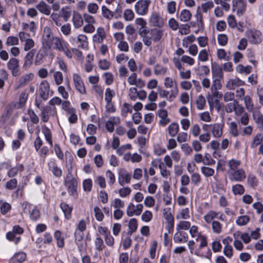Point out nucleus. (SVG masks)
Returning <instances> with one entry per match:
<instances>
[{"label": "nucleus", "mask_w": 263, "mask_h": 263, "mask_svg": "<svg viewBox=\"0 0 263 263\" xmlns=\"http://www.w3.org/2000/svg\"><path fill=\"white\" fill-rule=\"evenodd\" d=\"M106 38V33L103 27H99L97 29L96 33L93 36V40L97 43H101Z\"/></svg>", "instance_id": "nucleus-21"}, {"label": "nucleus", "mask_w": 263, "mask_h": 263, "mask_svg": "<svg viewBox=\"0 0 263 263\" xmlns=\"http://www.w3.org/2000/svg\"><path fill=\"white\" fill-rule=\"evenodd\" d=\"M200 119L205 122H210L212 120V117L209 111H204L199 115Z\"/></svg>", "instance_id": "nucleus-56"}, {"label": "nucleus", "mask_w": 263, "mask_h": 263, "mask_svg": "<svg viewBox=\"0 0 263 263\" xmlns=\"http://www.w3.org/2000/svg\"><path fill=\"white\" fill-rule=\"evenodd\" d=\"M18 36L21 42L24 43V51H28L34 46V41L30 37L29 33L21 31L19 32Z\"/></svg>", "instance_id": "nucleus-3"}, {"label": "nucleus", "mask_w": 263, "mask_h": 263, "mask_svg": "<svg viewBox=\"0 0 263 263\" xmlns=\"http://www.w3.org/2000/svg\"><path fill=\"white\" fill-rule=\"evenodd\" d=\"M229 133L234 137H237L239 135L237 123L234 121L229 123Z\"/></svg>", "instance_id": "nucleus-29"}, {"label": "nucleus", "mask_w": 263, "mask_h": 263, "mask_svg": "<svg viewBox=\"0 0 263 263\" xmlns=\"http://www.w3.org/2000/svg\"><path fill=\"white\" fill-rule=\"evenodd\" d=\"M111 206L116 209H120L124 206V202L120 199L115 198L111 203Z\"/></svg>", "instance_id": "nucleus-52"}, {"label": "nucleus", "mask_w": 263, "mask_h": 263, "mask_svg": "<svg viewBox=\"0 0 263 263\" xmlns=\"http://www.w3.org/2000/svg\"><path fill=\"white\" fill-rule=\"evenodd\" d=\"M57 115V110L54 107H51L46 106L44 107L41 110V118L44 122H47L49 119V117L55 116Z\"/></svg>", "instance_id": "nucleus-8"}, {"label": "nucleus", "mask_w": 263, "mask_h": 263, "mask_svg": "<svg viewBox=\"0 0 263 263\" xmlns=\"http://www.w3.org/2000/svg\"><path fill=\"white\" fill-rule=\"evenodd\" d=\"M192 17L191 12L186 9H184L180 12L179 19L181 21L186 22L189 21Z\"/></svg>", "instance_id": "nucleus-33"}, {"label": "nucleus", "mask_w": 263, "mask_h": 263, "mask_svg": "<svg viewBox=\"0 0 263 263\" xmlns=\"http://www.w3.org/2000/svg\"><path fill=\"white\" fill-rule=\"evenodd\" d=\"M240 164V162L238 160H236L235 159H232L230 160L228 162V165L229 166V169L228 170L229 173L237 170V168Z\"/></svg>", "instance_id": "nucleus-45"}, {"label": "nucleus", "mask_w": 263, "mask_h": 263, "mask_svg": "<svg viewBox=\"0 0 263 263\" xmlns=\"http://www.w3.org/2000/svg\"><path fill=\"white\" fill-rule=\"evenodd\" d=\"M250 218L248 215H240L236 220V223L239 226L247 225L250 221Z\"/></svg>", "instance_id": "nucleus-32"}, {"label": "nucleus", "mask_w": 263, "mask_h": 263, "mask_svg": "<svg viewBox=\"0 0 263 263\" xmlns=\"http://www.w3.org/2000/svg\"><path fill=\"white\" fill-rule=\"evenodd\" d=\"M131 175L124 168H120L119 170L118 182L120 185L123 186L130 182Z\"/></svg>", "instance_id": "nucleus-12"}, {"label": "nucleus", "mask_w": 263, "mask_h": 263, "mask_svg": "<svg viewBox=\"0 0 263 263\" xmlns=\"http://www.w3.org/2000/svg\"><path fill=\"white\" fill-rule=\"evenodd\" d=\"M150 34L153 38V40L155 42H157L162 38L163 35V31L160 29H155L151 30Z\"/></svg>", "instance_id": "nucleus-31"}, {"label": "nucleus", "mask_w": 263, "mask_h": 263, "mask_svg": "<svg viewBox=\"0 0 263 263\" xmlns=\"http://www.w3.org/2000/svg\"><path fill=\"white\" fill-rule=\"evenodd\" d=\"M44 57H45V53H44V51L40 50L37 52V53L35 56V60H34V64L35 65H39L41 64L43 62V60Z\"/></svg>", "instance_id": "nucleus-51"}, {"label": "nucleus", "mask_w": 263, "mask_h": 263, "mask_svg": "<svg viewBox=\"0 0 263 263\" xmlns=\"http://www.w3.org/2000/svg\"><path fill=\"white\" fill-rule=\"evenodd\" d=\"M196 70L197 71V74L200 76H207L210 73V69L205 65L198 67Z\"/></svg>", "instance_id": "nucleus-49"}, {"label": "nucleus", "mask_w": 263, "mask_h": 263, "mask_svg": "<svg viewBox=\"0 0 263 263\" xmlns=\"http://www.w3.org/2000/svg\"><path fill=\"white\" fill-rule=\"evenodd\" d=\"M164 85L167 88H170L174 86V88L172 90V95L175 97L178 93V89L177 87V84L175 81L170 77H166L164 79Z\"/></svg>", "instance_id": "nucleus-18"}, {"label": "nucleus", "mask_w": 263, "mask_h": 263, "mask_svg": "<svg viewBox=\"0 0 263 263\" xmlns=\"http://www.w3.org/2000/svg\"><path fill=\"white\" fill-rule=\"evenodd\" d=\"M143 208V206L142 204H138L137 205H135L133 203H130L127 208V215L129 217L133 216L134 215H140Z\"/></svg>", "instance_id": "nucleus-11"}, {"label": "nucleus", "mask_w": 263, "mask_h": 263, "mask_svg": "<svg viewBox=\"0 0 263 263\" xmlns=\"http://www.w3.org/2000/svg\"><path fill=\"white\" fill-rule=\"evenodd\" d=\"M190 227L191 223L189 221H181L177 225L176 229L179 231L186 230L189 229Z\"/></svg>", "instance_id": "nucleus-53"}, {"label": "nucleus", "mask_w": 263, "mask_h": 263, "mask_svg": "<svg viewBox=\"0 0 263 263\" xmlns=\"http://www.w3.org/2000/svg\"><path fill=\"white\" fill-rule=\"evenodd\" d=\"M225 110L227 113L234 111L235 115H240L243 111V106L239 104L237 100H233L226 104Z\"/></svg>", "instance_id": "nucleus-6"}, {"label": "nucleus", "mask_w": 263, "mask_h": 263, "mask_svg": "<svg viewBox=\"0 0 263 263\" xmlns=\"http://www.w3.org/2000/svg\"><path fill=\"white\" fill-rule=\"evenodd\" d=\"M150 23L154 26L162 27L164 24L163 18L158 12H153L149 18Z\"/></svg>", "instance_id": "nucleus-17"}, {"label": "nucleus", "mask_w": 263, "mask_h": 263, "mask_svg": "<svg viewBox=\"0 0 263 263\" xmlns=\"http://www.w3.org/2000/svg\"><path fill=\"white\" fill-rule=\"evenodd\" d=\"M201 172L206 177L213 176L215 173L214 169L208 166L201 167Z\"/></svg>", "instance_id": "nucleus-46"}, {"label": "nucleus", "mask_w": 263, "mask_h": 263, "mask_svg": "<svg viewBox=\"0 0 263 263\" xmlns=\"http://www.w3.org/2000/svg\"><path fill=\"white\" fill-rule=\"evenodd\" d=\"M101 12L103 16L105 18L110 20L114 17V13L105 6L101 7Z\"/></svg>", "instance_id": "nucleus-37"}, {"label": "nucleus", "mask_w": 263, "mask_h": 263, "mask_svg": "<svg viewBox=\"0 0 263 263\" xmlns=\"http://www.w3.org/2000/svg\"><path fill=\"white\" fill-rule=\"evenodd\" d=\"M26 254L24 252L16 253L10 259L9 263H22L26 258Z\"/></svg>", "instance_id": "nucleus-24"}, {"label": "nucleus", "mask_w": 263, "mask_h": 263, "mask_svg": "<svg viewBox=\"0 0 263 263\" xmlns=\"http://www.w3.org/2000/svg\"><path fill=\"white\" fill-rule=\"evenodd\" d=\"M212 72L214 77L219 78H222L223 77L222 69L217 64L212 65Z\"/></svg>", "instance_id": "nucleus-35"}, {"label": "nucleus", "mask_w": 263, "mask_h": 263, "mask_svg": "<svg viewBox=\"0 0 263 263\" xmlns=\"http://www.w3.org/2000/svg\"><path fill=\"white\" fill-rule=\"evenodd\" d=\"M60 207L64 212L66 218L69 219L71 217V213L72 210V208L69 206L65 203H61Z\"/></svg>", "instance_id": "nucleus-34"}, {"label": "nucleus", "mask_w": 263, "mask_h": 263, "mask_svg": "<svg viewBox=\"0 0 263 263\" xmlns=\"http://www.w3.org/2000/svg\"><path fill=\"white\" fill-rule=\"evenodd\" d=\"M137 74L135 72L132 73L127 79V83L130 85H135L140 88H142L145 85L144 81L141 79L137 78Z\"/></svg>", "instance_id": "nucleus-15"}, {"label": "nucleus", "mask_w": 263, "mask_h": 263, "mask_svg": "<svg viewBox=\"0 0 263 263\" xmlns=\"http://www.w3.org/2000/svg\"><path fill=\"white\" fill-rule=\"evenodd\" d=\"M230 179L236 181H241L246 178L244 170L242 168L237 169L230 173Z\"/></svg>", "instance_id": "nucleus-16"}, {"label": "nucleus", "mask_w": 263, "mask_h": 263, "mask_svg": "<svg viewBox=\"0 0 263 263\" xmlns=\"http://www.w3.org/2000/svg\"><path fill=\"white\" fill-rule=\"evenodd\" d=\"M246 9V5L245 3L241 0H238L236 2V4L233 5V11H236L238 15H242Z\"/></svg>", "instance_id": "nucleus-23"}, {"label": "nucleus", "mask_w": 263, "mask_h": 263, "mask_svg": "<svg viewBox=\"0 0 263 263\" xmlns=\"http://www.w3.org/2000/svg\"><path fill=\"white\" fill-rule=\"evenodd\" d=\"M202 128L204 131H210L213 136L216 138H219L222 136L223 124L222 123L204 124Z\"/></svg>", "instance_id": "nucleus-2"}, {"label": "nucleus", "mask_w": 263, "mask_h": 263, "mask_svg": "<svg viewBox=\"0 0 263 263\" xmlns=\"http://www.w3.org/2000/svg\"><path fill=\"white\" fill-rule=\"evenodd\" d=\"M158 246V242L154 240L152 241L149 249V255L151 259H154L156 257V249Z\"/></svg>", "instance_id": "nucleus-50"}, {"label": "nucleus", "mask_w": 263, "mask_h": 263, "mask_svg": "<svg viewBox=\"0 0 263 263\" xmlns=\"http://www.w3.org/2000/svg\"><path fill=\"white\" fill-rule=\"evenodd\" d=\"M214 7V3L212 1H207L201 5V8L204 13H206L209 10Z\"/></svg>", "instance_id": "nucleus-54"}, {"label": "nucleus", "mask_w": 263, "mask_h": 263, "mask_svg": "<svg viewBox=\"0 0 263 263\" xmlns=\"http://www.w3.org/2000/svg\"><path fill=\"white\" fill-rule=\"evenodd\" d=\"M65 184L67 187L69 192L72 194L76 192L77 181L74 178L71 176L70 174L67 175L65 179Z\"/></svg>", "instance_id": "nucleus-14"}, {"label": "nucleus", "mask_w": 263, "mask_h": 263, "mask_svg": "<svg viewBox=\"0 0 263 263\" xmlns=\"http://www.w3.org/2000/svg\"><path fill=\"white\" fill-rule=\"evenodd\" d=\"M151 4L150 0H139L135 5V12L140 15H146L148 11V7Z\"/></svg>", "instance_id": "nucleus-4"}, {"label": "nucleus", "mask_w": 263, "mask_h": 263, "mask_svg": "<svg viewBox=\"0 0 263 263\" xmlns=\"http://www.w3.org/2000/svg\"><path fill=\"white\" fill-rule=\"evenodd\" d=\"M253 116L259 127L263 129V115H258L256 112H253Z\"/></svg>", "instance_id": "nucleus-59"}, {"label": "nucleus", "mask_w": 263, "mask_h": 263, "mask_svg": "<svg viewBox=\"0 0 263 263\" xmlns=\"http://www.w3.org/2000/svg\"><path fill=\"white\" fill-rule=\"evenodd\" d=\"M36 9L42 14L49 16L51 13V8L50 6L45 1H40L36 5Z\"/></svg>", "instance_id": "nucleus-19"}, {"label": "nucleus", "mask_w": 263, "mask_h": 263, "mask_svg": "<svg viewBox=\"0 0 263 263\" xmlns=\"http://www.w3.org/2000/svg\"><path fill=\"white\" fill-rule=\"evenodd\" d=\"M34 78V75L33 73H29L22 76L18 80V82L14 87V90H17L25 87L32 81Z\"/></svg>", "instance_id": "nucleus-7"}, {"label": "nucleus", "mask_w": 263, "mask_h": 263, "mask_svg": "<svg viewBox=\"0 0 263 263\" xmlns=\"http://www.w3.org/2000/svg\"><path fill=\"white\" fill-rule=\"evenodd\" d=\"M169 135L172 137H175L179 132V125L177 123L173 122L168 127Z\"/></svg>", "instance_id": "nucleus-36"}, {"label": "nucleus", "mask_w": 263, "mask_h": 263, "mask_svg": "<svg viewBox=\"0 0 263 263\" xmlns=\"http://www.w3.org/2000/svg\"><path fill=\"white\" fill-rule=\"evenodd\" d=\"M120 118L118 117H111L105 124V127L107 131L111 133L114 130V126L119 124Z\"/></svg>", "instance_id": "nucleus-20"}, {"label": "nucleus", "mask_w": 263, "mask_h": 263, "mask_svg": "<svg viewBox=\"0 0 263 263\" xmlns=\"http://www.w3.org/2000/svg\"><path fill=\"white\" fill-rule=\"evenodd\" d=\"M236 116L240 117L238 121L243 125H247L249 122V116L248 114L245 111L243 107V111L240 115H236Z\"/></svg>", "instance_id": "nucleus-30"}, {"label": "nucleus", "mask_w": 263, "mask_h": 263, "mask_svg": "<svg viewBox=\"0 0 263 263\" xmlns=\"http://www.w3.org/2000/svg\"><path fill=\"white\" fill-rule=\"evenodd\" d=\"M115 92L114 90H111L109 88H107L105 92V101H112V99L115 96Z\"/></svg>", "instance_id": "nucleus-57"}, {"label": "nucleus", "mask_w": 263, "mask_h": 263, "mask_svg": "<svg viewBox=\"0 0 263 263\" xmlns=\"http://www.w3.org/2000/svg\"><path fill=\"white\" fill-rule=\"evenodd\" d=\"M212 228L214 233L219 234L222 230V225L218 221H213L212 222Z\"/></svg>", "instance_id": "nucleus-62"}, {"label": "nucleus", "mask_w": 263, "mask_h": 263, "mask_svg": "<svg viewBox=\"0 0 263 263\" xmlns=\"http://www.w3.org/2000/svg\"><path fill=\"white\" fill-rule=\"evenodd\" d=\"M42 45L45 49H55L63 52L68 58H72V53L68 48V43L62 37L54 36L51 29L49 26H46L44 28Z\"/></svg>", "instance_id": "nucleus-1"}, {"label": "nucleus", "mask_w": 263, "mask_h": 263, "mask_svg": "<svg viewBox=\"0 0 263 263\" xmlns=\"http://www.w3.org/2000/svg\"><path fill=\"white\" fill-rule=\"evenodd\" d=\"M196 103L197 109L200 110L203 109L206 104L205 99L203 96L200 95L197 98Z\"/></svg>", "instance_id": "nucleus-43"}, {"label": "nucleus", "mask_w": 263, "mask_h": 263, "mask_svg": "<svg viewBox=\"0 0 263 263\" xmlns=\"http://www.w3.org/2000/svg\"><path fill=\"white\" fill-rule=\"evenodd\" d=\"M53 78L55 84L59 85L63 81V76L62 73L60 71H56L53 74Z\"/></svg>", "instance_id": "nucleus-63"}, {"label": "nucleus", "mask_w": 263, "mask_h": 263, "mask_svg": "<svg viewBox=\"0 0 263 263\" xmlns=\"http://www.w3.org/2000/svg\"><path fill=\"white\" fill-rule=\"evenodd\" d=\"M61 31L64 35L69 36L71 32V26L69 23H66L61 26Z\"/></svg>", "instance_id": "nucleus-44"}, {"label": "nucleus", "mask_w": 263, "mask_h": 263, "mask_svg": "<svg viewBox=\"0 0 263 263\" xmlns=\"http://www.w3.org/2000/svg\"><path fill=\"white\" fill-rule=\"evenodd\" d=\"M218 214L214 211L211 210L208 212L204 216V219L208 223H210L212 221L218 216Z\"/></svg>", "instance_id": "nucleus-41"}, {"label": "nucleus", "mask_w": 263, "mask_h": 263, "mask_svg": "<svg viewBox=\"0 0 263 263\" xmlns=\"http://www.w3.org/2000/svg\"><path fill=\"white\" fill-rule=\"evenodd\" d=\"M59 14L61 18H62L64 21H68L71 15L70 7L68 6L63 7L61 9Z\"/></svg>", "instance_id": "nucleus-27"}, {"label": "nucleus", "mask_w": 263, "mask_h": 263, "mask_svg": "<svg viewBox=\"0 0 263 263\" xmlns=\"http://www.w3.org/2000/svg\"><path fill=\"white\" fill-rule=\"evenodd\" d=\"M246 36L251 44H259L261 42V32L256 30H249L246 32Z\"/></svg>", "instance_id": "nucleus-5"}, {"label": "nucleus", "mask_w": 263, "mask_h": 263, "mask_svg": "<svg viewBox=\"0 0 263 263\" xmlns=\"http://www.w3.org/2000/svg\"><path fill=\"white\" fill-rule=\"evenodd\" d=\"M50 85L46 80L42 81L39 88V93L40 97L44 100H46L49 95Z\"/></svg>", "instance_id": "nucleus-10"}, {"label": "nucleus", "mask_w": 263, "mask_h": 263, "mask_svg": "<svg viewBox=\"0 0 263 263\" xmlns=\"http://www.w3.org/2000/svg\"><path fill=\"white\" fill-rule=\"evenodd\" d=\"M132 190L130 187H122L119 190V195L123 198L126 197L131 193Z\"/></svg>", "instance_id": "nucleus-64"}, {"label": "nucleus", "mask_w": 263, "mask_h": 263, "mask_svg": "<svg viewBox=\"0 0 263 263\" xmlns=\"http://www.w3.org/2000/svg\"><path fill=\"white\" fill-rule=\"evenodd\" d=\"M176 10V3L175 1L169 2L167 4V11L169 14H174Z\"/></svg>", "instance_id": "nucleus-61"}, {"label": "nucleus", "mask_w": 263, "mask_h": 263, "mask_svg": "<svg viewBox=\"0 0 263 263\" xmlns=\"http://www.w3.org/2000/svg\"><path fill=\"white\" fill-rule=\"evenodd\" d=\"M72 22L76 28H79L82 26L83 20L81 15L78 12H74L72 15Z\"/></svg>", "instance_id": "nucleus-28"}, {"label": "nucleus", "mask_w": 263, "mask_h": 263, "mask_svg": "<svg viewBox=\"0 0 263 263\" xmlns=\"http://www.w3.org/2000/svg\"><path fill=\"white\" fill-rule=\"evenodd\" d=\"M163 217L167 222L166 228L168 230V232L171 233L173 230L174 224V218L172 213L171 208L163 209Z\"/></svg>", "instance_id": "nucleus-9"}, {"label": "nucleus", "mask_w": 263, "mask_h": 263, "mask_svg": "<svg viewBox=\"0 0 263 263\" xmlns=\"http://www.w3.org/2000/svg\"><path fill=\"white\" fill-rule=\"evenodd\" d=\"M167 72V68L160 64H157L154 67V73L156 75L164 76Z\"/></svg>", "instance_id": "nucleus-40"}, {"label": "nucleus", "mask_w": 263, "mask_h": 263, "mask_svg": "<svg viewBox=\"0 0 263 263\" xmlns=\"http://www.w3.org/2000/svg\"><path fill=\"white\" fill-rule=\"evenodd\" d=\"M177 232L174 236V240L176 243H185L187 241L188 236L187 234L182 231L177 230Z\"/></svg>", "instance_id": "nucleus-22"}, {"label": "nucleus", "mask_w": 263, "mask_h": 263, "mask_svg": "<svg viewBox=\"0 0 263 263\" xmlns=\"http://www.w3.org/2000/svg\"><path fill=\"white\" fill-rule=\"evenodd\" d=\"M50 15L52 21L54 23L55 26H61V23L60 20L61 16H60L59 13H57L55 12H53L52 13L51 12Z\"/></svg>", "instance_id": "nucleus-47"}, {"label": "nucleus", "mask_w": 263, "mask_h": 263, "mask_svg": "<svg viewBox=\"0 0 263 263\" xmlns=\"http://www.w3.org/2000/svg\"><path fill=\"white\" fill-rule=\"evenodd\" d=\"M132 108L130 105L127 103H124L121 110L122 115L124 117H126L128 113H132Z\"/></svg>", "instance_id": "nucleus-58"}, {"label": "nucleus", "mask_w": 263, "mask_h": 263, "mask_svg": "<svg viewBox=\"0 0 263 263\" xmlns=\"http://www.w3.org/2000/svg\"><path fill=\"white\" fill-rule=\"evenodd\" d=\"M244 82L238 78L230 79L226 84V87L230 90H233L236 87L242 86Z\"/></svg>", "instance_id": "nucleus-25"}, {"label": "nucleus", "mask_w": 263, "mask_h": 263, "mask_svg": "<svg viewBox=\"0 0 263 263\" xmlns=\"http://www.w3.org/2000/svg\"><path fill=\"white\" fill-rule=\"evenodd\" d=\"M244 102L246 108L248 111H251L253 108V104L250 97L249 96L245 97Z\"/></svg>", "instance_id": "nucleus-55"}, {"label": "nucleus", "mask_w": 263, "mask_h": 263, "mask_svg": "<svg viewBox=\"0 0 263 263\" xmlns=\"http://www.w3.org/2000/svg\"><path fill=\"white\" fill-rule=\"evenodd\" d=\"M158 116L160 118L159 124L161 126H165L170 122V120L167 117V111L165 109H160L158 111Z\"/></svg>", "instance_id": "nucleus-26"}, {"label": "nucleus", "mask_w": 263, "mask_h": 263, "mask_svg": "<svg viewBox=\"0 0 263 263\" xmlns=\"http://www.w3.org/2000/svg\"><path fill=\"white\" fill-rule=\"evenodd\" d=\"M77 43L79 44V47L85 48L87 46V37L83 34L78 35Z\"/></svg>", "instance_id": "nucleus-38"}, {"label": "nucleus", "mask_w": 263, "mask_h": 263, "mask_svg": "<svg viewBox=\"0 0 263 263\" xmlns=\"http://www.w3.org/2000/svg\"><path fill=\"white\" fill-rule=\"evenodd\" d=\"M87 9L89 13L95 14L98 11L99 6L95 3H90L88 4Z\"/></svg>", "instance_id": "nucleus-48"}, {"label": "nucleus", "mask_w": 263, "mask_h": 263, "mask_svg": "<svg viewBox=\"0 0 263 263\" xmlns=\"http://www.w3.org/2000/svg\"><path fill=\"white\" fill-rule=\"evenodd\" d=\"M73 82L77 90L81 94L86 93V89L80 76L74 73L72 76Z\"/></svg>", "instance_id": "nucleus-13"}, {"label": "nucleus", "mask_w": 263, "mask_h": 263, "mask_svg": "<svg viewBox=\"0 0 263 263\" xmlns=\"http://www.w3.org/2000/svg\"><path fill=\"white\" fill-rule=\"evenodd\" d=\"M28 97V94L26 90L23 91L19 96V102L18 105L20 108L23 107L27 101V99Z\"/></svg>", "instance_id": "nucleus-42"}, {"label": "nucleus", "mask_w": 263, "mask_h": 263, "mask_svg": "<svg viewBox=\"0 0 263 263\" xmlns=\"http://www.w3.org/2000/svg\"><path fill=\"white\" fill-rule=\"evenodd\" d=\"M54 238L57 240L58 246L60 248H63L64 246V238L62 236L61 232L60 231L55 232Z\"/></svg>", "instance_id": "nucleus-39"}, {"label": "nucleus", "mask_w": 263, "mask_h": 263, "mask_svg": "<svg viewBox=\"0 0 263 263\" xmlns=\"http://www.w3.org/2000/svg\"><path fill=\"white\" fill-rule=\"evenodd\" d=\"M190 217L189 209L187 208L182 209L179 215L176 216L177 219H186Z\"/></svg>", "instance_id": "nucleus-60"}]
</instances>
